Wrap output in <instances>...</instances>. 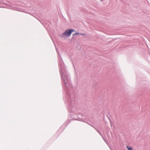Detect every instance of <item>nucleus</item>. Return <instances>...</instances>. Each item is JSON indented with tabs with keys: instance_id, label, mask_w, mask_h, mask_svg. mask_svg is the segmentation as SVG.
<instances>
[{
	"instance_id": "4",
	"label": "nucleus",
	"mask_w": 150,
	"mask_h": 150,
	"mask_svg": "<svg viewBox=\"0 0 150 150\" xmlns=\"http://www.w3.org/2000/svg\"><path fill=\"white\" fill-rule=\"evenodd\" d=\"M81 35H85V34H81Z\"/></svg>"
},
{
	"instance_id": "3",
	"label": "nucleus",
	"mask_w": 150,
	"mask_h": 150,
	"mask_svg": "<svg viewBox=\"0 0 150 150\" xmlns=\"http://www.w3.org/2000/svg\"><path fill=\"white\" fill-rule=\"evenodd\" d=\"M78 34H79V33H75L73 34V35H78Z\"/></svg>"
},
{
	"instance_id": "5",
	"label": "nucleus",
	"mask_w": 150,
	"mask_h": 150,
	"mask_svg": "<svg viewBox=\"0 0 150 150\" xmlns=\"http://www.w3.org/2000/svg\"><path fill=\"white\" fill-rule=\"evenodd\" d=\"M101 1H102L103 0H100Z\"/></svg>"
},
{
	"instance_id": "2",
	"label": "nucleus",
	"mask_w": 150,
	"mask_h": 150,
	"mask_svg": "<svg viewBox=\"0 0 150 150\" xmlns=\"http://www.w3.org/2000/svg\"><path fill=\"white\" fill-rule=\"evenodd\" d=\"M127 147L128 150H133V149L132 147H129L128 146H127Z\"/></svg>"
},
{
	"instance_id": "1",
	"label": "nucleus",
	"mask_w": 150,
	"mask_h": 150,
	"mask_svg": "<svg viewBox=\"0 0 150 150\" xmlns=\"http://www.w3.org/2000/svg\"><path fill=\"white\" fill-rule=\"evenodd\" d=\"M74 30L73 29L66 30L61 36L62 37H64V36L69 37L71 35V33L74 32Z\"/></svg>"
}]
</instances>
